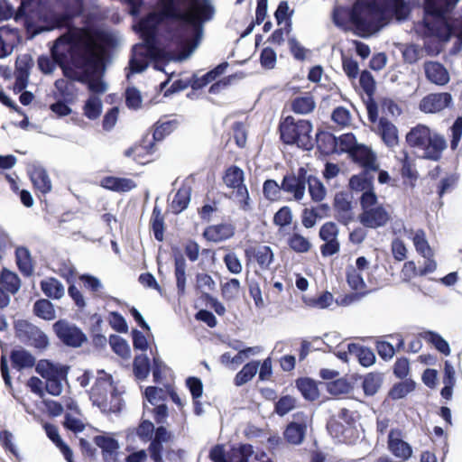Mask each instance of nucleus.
Wrapping results in <instances>:
<instances>
[{
	"label": "nucleus",
	"instance_id": "30",
	"mask_svg": "<svg viewBox=\"0 0 462 462\" xmlns=\"http://www.w3.org/2000/svg\"><path fill=\"white\" fill-rule=\"evenodd\" d=\"M247 258H255L257 263L262 269H267L273 262L274 254L269 245H260L257 248L250 246L245 250Z\"/></svg>",
	"mask_w": 462,
	"mask_h": 462
},
{
	"label": "nucleus",
	"instance_id": "18",
	"mask_svg": "<svg viewBox=\"0 0 462 462\" xmlns=\"http://www.w3.org/2000/svg\"><path fill=\"white\" fill-rule=\"evenodd\" d=\"M388 449L396 457L408 460L412 456L411 446L402 439L399 429H392L388 434Z\"/></svg>",
	"mask_w": 462,
	"mask_h": 462
},
{
	"label": "nucleus",
	"instance_id": "21",
	"mask_svg": "<svg viewBox=\"0 0 462 462\" xmlns=\"http://www.w3.org/2000/svg\"><path fill=\"white\" fill-rule=\"evenodd\" d=\"M12 367L19 372L35 365V356L22 346H15L10 353Z\"/></svg>",
	"mask_w": 462,
	"mask_h": 462
},
{
	"label": "nucleus",
	"instance_id": "19",
	"mask_svg": "<svg viewBox=\"0 0 462 462\" xmlns=\"http://www.w3.org/2000/svg\"><path fill=\"white\" fill-rule=\"evenodd\" d=\"M49 48L51 56L42 53L38 56L36 63L37 69L43 75H51L58 67V37L51 41Z\"/></svg>",
	"mask_w": 462,
	"mask_h": 462
},
{
	"label": "nucleus",
	"instance_id": "12",
	"mask_svg": "<svg viewBox=\"0 0 462 462\" xmlns=\"http://www.w3.org/2000/svg\"><path fill=\"white\" fill-rule=\"evenodd\" d=\"M88 340L87 335L75 324L60 319V342L63 345L78 348Z\"/></svg>",
	"mask_w": 462,
	"mask_h": 462
},
{
	"label": "nucleus",
	"instance_id": "58",
	"mask_svg": "<svg viewBox=\"0 0 462 462\" xmlns=\"http://www.w3.org/2000/svg\"><path fill=\"white\" fill-rule=\"evenodd\" d=\"M0 39L12 44L13 48H16L23 41L19 29L9 23L0 26Z\"/></svg>",
	"mask_w": 462,
	"mask_h": 462
},
{
	"label": "nucleus",
	"instance_id": "61",
	"mask_svg": "<svg viewBox=\"0 0 462 462\" xmlns=\"http://www.w3.org/2000/svg\"><path fill=\"white\" fill-rule=\"evenodd\" d=\"M337 138L338 146H337V152H336V154H349L350 152H352L354 148L359 143L355 134L351 132L343 134L338 137L337 136Z\"/></svg>",
	"mask_w": 462,
	"mask_h": 462
},
{
	"label": "nucleus",
	"instance_id": "44",
	"mask_svg": "<svg viewBox=\"0 0 462 462\" xmlns=\"http://www.w3.org/2000/svg\"><path fill=\"white\" fill-rule=\"evenodd\" d=\"M150 229L153 234L154 239L158 242L164 240L165 222L164 217L162 215L161 208L154 205L150 218Z\"/></svg>",
	"mask_w": 462,
	"mask_h": 462
},
{
	"label": "nucleus",
	"instance_id": "24",
	"mask_svg": "<svg viewBox=\"0 0 462 462\" xmlns=\"http://www.w3.org/2000/svg\"><path fill=\"white\" fill-rule=\"evenodd\" d=\"M430 137V129L425 125L419 124L411 127L406 134L405 139L409 146L424 149Z\"/></svg>",
	"mask_w": 462,
	"mask_h": 462
},
{
	"label": "nucleus",
	"instance_id": "40",
	"mask_svg": "<svg viewBox=\"0 0 462 462\" xmlns=\"http://www.w3.org/2000/svg\"><path fill=\"white\" fill-rule=\"evenodd\" d=\"M34 316L46 320H53L56 318V310L53 303L49 299L40 298L36 300L32 306Z\"/></svg>",
	"mask_w": 462,
	"mask_h": 462
},
{
	"label": "nucleus",
	"instance_id": "28",
	"mask_svg": "<svg viewBox=\"0 0 462 462\" xmlns=\"http://www.w3.org/2000/svg\"><path fill=\"white\" fill-rule=\"evenodd\" d=\"M349 20L356 25L357 30L361 31V32L356 34L362 38H366L369 34L377 32L382 29V26H379L377 23L370 21L363 14L356 11L351 13Z\"/></svg>",
	"mask_w": 462,
	"mask_h": 462
},
{
	"label": "nucleus",
	"instance_id": "22",
	"mask_svg": "<svg viewBox=\"0 0 462 462\" xmlns=\"http://www.w3.org/2000/svg\"><path fill=\"white\" fill-rule=\"evenodd\" d=\"M15 263L21 274L31 277L34 273V262L31 251L25 245H18L14 250Z\"/></svg>",
	"mask_w": 462,
	"mask_h": 462
},
{
	"label": "nucleus",
	"instance_id": "51",
	"mask_svg": "<svg viewBox=\"0 0 462 462\" xmlns=\"http://www.w3.org/2000/svg\"><path fill=\"white\" fill-rule=\"evenodd\" d=\"M109 345L112 351L123 359L131 356V349L128 342L122 337L112 334L109 337Z\"/></svg>",
	"mask_w": 462,
	"mask_h": 462
},
{
	"label": "nucleus",
	"instance_id": "8",
	"mask_svg": "<svg viewBox=\"0 0 462 462\" xmlns=\"http://www.w3.org/2000/svg\"><path fill=\"white\" fill-rule=\"evenodd\" d=\"M358 428L360 427L345 426L334 415L329 417L326 424V429L333 439H337L338 442L350 446L356 445L360 438Z\"/></svg>",
	"mask_w": 462,
	"mask_h": 462
},
{
	"label": "nucleus",
	"instance_id": "64",
	"mask_svg": "<svg viewBox=\"0 0 462 462\" xmlns=\"http://www.w3.org/2000/svg\"><path fill=\"white\" fill-rule=\"evenodd\" d=\"M148 66L149 64L145 62L142 57H137L135 54L132 53L129 58L128 67L125 69L126 78L129 79L131 76L134 74L144 72Z\"/></svg>",
	"mask_w": 462,
	"mask_h": 462
},
{
	"label": "nucleus",
	"instance_id": "48",
	"mask_svg": "<svg viewBox=\"0 0 462 462\" xmlns=\"http://www.w3.org/2000/svg\"><path fill=\"white\" fill-rule=\"evenodd\" d=\"M291 106V110L295 114L307 115L314 110L316 103L314 97L311 95L308 94L307 96L295 97L292 100Z\"/></svg>",
	"mask_w": 462,
	"mask_h": 462
},
{
	"label": "nucleus",
	"instance_id": "43",
	"mask_svg": "<svg viewBox=\"0 0 462 462\" xmlns=\"http://www.w3.org/2000/svg\"><path fill=\"white\" fill-rule=\"evenodd\" d=\"M260 366L259 360H251L246 363L240 371L236 373L234 378V384L237 387L242 386L251 381L258 372Z\"/></svg>",
	"mask_w": 462,
	"mask_h": 462
},
{
	"label": "nucleus",
	"instance_id": "50",
	"mask_svg": "<svg viewBox=\"0 0 462 462\" xmlns=\"http://www.w3.org/2000/svg\"><path fill=\"white\" fill-rule=\"evenodd\" d=\"M245 180L244 171L237 165L228 167L223 176L224 183L230 189H236Z\"/></svg>",
	"mask_w": 462,
	"mask_h": 462
},
{
	"label": "nucleus",
	"instance_id": "52",
	"mask_svg": "<svg viewBox=\"0 0 462 462\" xmlns=\"http://www.w3.org/2000/svg\"><path fill=\"white\" fill-rule=\"evenodd\" d=\"M348 6H337L334 8L331 15L334 25L345 32L348 31L347 23L350 22L349 18L351 13H354Z\"/></svg>",
	"mask_w": 462,
	"mask_h": 462
},
{
	"label": "nucleus",
	"instance_id": "26",
	"mask_svg": "<svg viewBox=\"0 0 462 462\" xmlns=\"http://www.w3.org/2000/svg\"><path fill=\"white\" fill-rule=\"evenodd\" d=\"M348 157L353 162L357 164L365 170L369 164H378L376 162V154L367 145L364 143H358L352 152L348 154Z\"/></svg>",
	"mask_w": 462,
	"mask_h": 462
},
{
	"label": "nucleus",
	"instance_id": "59",
	"mask_svg": "<svg viewBox=\"0 0 462 462\" xmlns=\"http://www.w3.org/2000/svg\"><path fill=\"white\" fill-rule=\"evenodd\" d=\"M35 371L43 379L49 380L51 376L58 375V362L50 359H41L35 366Z\"/></svg>",
	"mask_w": 462,
	"mask_h": 462
},
{
	"label": "nucleus",
	"instance_id": "54",
	"mask_svg": "<svg viewBox=\"0 0 462 462\" xmlns=\"http://www.w3.org/2000/svg\"><path fill=\"white\" fill-rule=\"evenodd\" d=\"M297 406V400L295 397L286 394L282 395L274 402L273 411L280 417H283L290 411L294 410Z\"/></svg>",
	"mask_w": 462,
	"mask_h": 462
},
{
	"label": "nucleus",
	"instance_id": "25",
	"mask_svg": "<svg viewBox=\"0 0 462 462\" xmlns=\"http://www.w3.org/2000/svg\"><path fill=\"white\" fill-rule=\"evenodd\" d=\"M229 63L226 60L220 62L213 69L207 71L201 77H198L196 74L191 76L193 81V90H199L215 81L217 78L223 75L226 69L228 68Z\"/></svg>",
	"mask_w": 462,
	"mask_h": 462
},
{
	"label": "nucleus",
	"instance_id": "29",
	"mask_svg": "<svg viewBox=\"0 0 462 462\" xmlns=\"http://www.w3.org/2000/svg\"><path fill=\"white\" fill-rule=\"evenodd\" d=\"M295 387L304 400L314 402L319 397V390L317 382L309 376H301L295 380Z\"/></svg>",
	"mask_w": 462,
	"mask_h": 462
},
{
	"label": "nucleus",
	"instance_id": "27",
	"mask_svg": "<svg viewBox=\"0 0 462 462\" xmlns=\"http://www.w3.org/2000/svg\"><path fill=\"white\" fill-rule=\"evenodd\" d=\"M100 186L115 192H128L136 187V183L128 178L106 176L100 180Z\"/></svg>",
	"mask_w": 462,
	"mask_h": 462
},
{
	"label": "nucleus",
	"instance_id": "49",
	"mask_svg": "<svg viewBox=\"0 0 462 462\" xmlns=\"http://www.w3.org/2000/svg\"><path fill=\"white\" fill-rule=\"evenodd\" d=\"M103 110L102 100L99 97L89 95L83 106V114L89 120L97 119Z\"/></svg>",
	"mask_w": 462,
	"mask_h": 462
},
{
	"label": "nucleus",
	"instance_id": "55",
	"mask_svg": "<svg viewBox=\"0 0 462 462\" xmlns=\"http://www.w3.org/2000/svg\"><path fill=\"white\" fill-rule=\"evenodd\" d=\"M308 191L314 202H321L327 194L326 188L322 181L316 176L310 174L308 183Z\"/></svg>",
	"mask_w": 462,
	"mask_h": 462
},
{
	"label": "nucleus",
	"instance_id": "34",
	"mask_svg": "<svg viewBox=\"0 0 462 462\" xmlns=\"http://www.w3.org/2000/svg\"><path fill=\"white\" fill-rule=\"evenodd\" d=\"M447 148L446 139L435 134L433 137H430L427 146L423 149V159L438 162L441 158L442 152Z\"/></svg>",
	"mask_w": 462,
	"mask_h": 462
},
{
	"label": "nucleus",
	"instance_id": "9",
	"mask_svg": "<svg viewBox=\"0 0 462 462\" xmlns=\"http://www.w3.org/2000/svg\"><path fill=\"white\" fill-rule=\"evenodd\" d=\"M391 216L383 204L362 210L357 221L365 228L377 229L383 227L390 221Z\"/></svg>",
	"mask_w": 462,
	"mask_h": 462
},
{
	"label": "nucleus",
	"instance_id": "42",
	"mask_svg": "<svg viewBox=\"0 0 462 462\" xmlns=\"http://www.w3.org/2000/svg\"><path fill=\"white\" fill-rule=\"evenodd\" d=\"M0 281L4 289L12 295H15L21 289L22 281L19 275L6 267L0 271Z\"/></svg>",
	"mask_w": 462,
	"mask_h": 462
},
{
	"label": "nucleus",
	"instance_id": "60",
	"mask_svg": "<svg viewBox=\"0 0 462 462\" xmlns=\"http://www.w3.org/2000/svg\"><path fill=\"white\" fill-rule=\"evenodd\" d=\"M169 369L168 365L161 358L158 350L156 355H153V358L151 359V372L152 374V381L159 384L162 383L165 378L164 371Z\"/></svg>",
	"mask_w": 462,
	"mask_h": 462
},
{
	"label": "nucleus",
	"instance_id": "15",
	"mask_svg": "<svg viewBox=\"0 0 462 462\" xmlns=\"http://www.w3.org/2000/svg\"><path fill=\"white\" fill-rule=\"evenodd\" d=\"M379 171V164H369L357 174H353L348 180V188L352 192H364L374 186V177L372 172Z\"/></svg>",
	"mask_w": 462,
	"mask_h": 462
},
{
	"label": "nucleus",
	"instance_id": "62",
	"mask_svg": "<svg viewBox=\"0 0 462 462\" xmlns=\"http://www.w3.org/2000/svg\"><path fill=\"white\" fill-rule=\"evenodd\" d=\"M141 91L134 86L127 87L125 91V103L128 109L138 110L142 106Z\"/></svg>",
	"mask_w": 462,
	"mask_h": 462
},
{
	"label": "nucleus",
	"instance_id": "47",
	"mask_svg": "<svg viewBox=\"0 0 462 462\" xmlns=\"http://www.w3.org/2000/svg\"><path fill=\"white\" fill-rule=\"evenodd\" d=\"M190 197L191 188L189 186L182 185L177 190L172 200V208L175 214L181 213L189 207Z\"/></svg>",
	"mask_w": 462,
	"mask_h": 462
},
{
	"label": "nucleus",
	"instance_id": "63",
	"mask_svg": "<svg viewBox=\"0 0 462 462\" xmlns=\"http://www.w3.org/2000/svg\"><path fill=\"white\" fill-rule=\"evenodd\" d=\"M359 84L368 98L374 97L376 91V81L369 70L364 69L360 72Z\"/></svg>",
	"mask_w": 462,
	"mask_h": 462
},
{
	"label": "nucleus",
	"instance_id": "2",
	"mask_svg": "<svg viewBox=\"0 0 462 462\" xmlns=\"http://www.w3.org/2000/svg\"><path fill=\"white\" fill-rule=\"evenodd\" d=\"M214 15L215 7L211 0H171L163 11V16L180 24L166 29L163 37L170 43L180 44L196 33L198 45L203 35L204 24Z\"/></svg>",
	"mask_w": 462,
	"mask_h": 462
},
{
	"label": "nucleus",
	"instance_id": "7",
	"mask_svg": "<svg viewBox=\"0 0 462 462\" xmlns=\"http://www.w3.org/2000/svg\"><path fill=\"white\" fill-rule=\"evenodd\" d=\"M77 270L69 260L60 261V276L64 278L68 283V295L73 300L79 310H82L86 308L87 302L82 292L76 285Z\"/></svg>",
	"mask_w": 462,
	"mask_h": 462
},
{
	"label": "nucleus",
	"instance_id": "17",
	"mask_svg": "<svg viewBox=\"0 0 462 462\" xmlns=\"http://www.w3.org/2000/svg\"><path fill=\"white\" fill-rule=\"evenodd\" d=\"M171 253L174 260L177 294L182 297L186 293V260L180 247L177 245H171Z\"/></svg>",
	"mask_w": 462,
	"mask_h": 462
},
{
	"label": "nucleus",
	"instance_id": "32",
	"mask_svg": "<svg viewBox=\"0 0 462 462\" xmlns=\"http://www.w3.org/2000/svg\"><path fill=\"white\" fill-rule=\"evenodd\" d=\"M378 134L388 147H393L398 143V129L386 117H380L378 120Z\"/></svg>",
	"mask_w": 462,
	"mask_h": 462
},
{
	"label": "nucleus",
	"instance_id": "31",
	"mask_svg": "<svg viewBox=\"0 0 462 462\" xmlns=\"http://www.w3.org/2000/svg\"><path fill=\"white\" fill-rule=\"evenodd\" d=\"M315 142L318 150L323 154L330 155L337 152V138L334 134L330 132L319 129L316 133Z\"/></svg>",
	"mask_w": 462,
	"mask_h": 462
},
{
	"label": "nucleus",
	"instance_id": "20",
	"mask_svg": "<svg viewBox=\"0 0 462 462\" xmlns=\"http://www.w3.org/2000/svg\"><path fill=\"white\" fill-rule=\"evenodd\" d=\"M426 79L438 86H445L448 83L450 77L445 66L439 61H426L423 65Z\"/></svg>",
	"mask_w": 462,
	"mask_h": 462
},
{
	"label": "nucleus",
	"instance_id": "39",
	"mask_svg": "<svg viewBox=\"0 0 462 462\" xmlns=\"http://www.w3.org/2000/svg\"><path fill=\"white\" fill-rule=\"evenodd\" d=\"M151 373V359L145 353L138 354L133 361V374L137 381H144Z\"/></svg>",
	"mask_w": 462,
	"mask_h": 462
},
{
	"label": "nucleus",
	"instance_id": "45",
	"mask_svg": "<svg viewBox=\"0 0 462 462\" xmlns=\"http://www.w3.org/2000/svg\"><path fill=\"white\" fill-rule=\"evenodd\" d=\"M34 66V60L30 53L20 54L16 57L14 63V76L23 77L30 79L32 69Z\"/></svg>",
	"mask_w": 462,
	"mask_h": 462
},
{
	"label": "nucleus",
	"instance_id": "38",
	"mask_svg": "<svg viewBox=\"0 0 462 462\" xmlns=\"http://www.w3.org/2000/svg\"><path fill=\"white\" fill-rule=\"evenodd\" d=\"M383 382V374L380 372H370L363 377L361 387L367 397L375 395Z\"/></svg>",
	"mask_w": 462,
	"mask_h": 462
},
{
	"label": "nucleus",
	"instance_id": "46",
	"mask_svg": "<svg viewBox=\"0 0 462 462\" xmlns=\"http://www.w3.org/2000/svg\"><path fill=\"white\" fill-rule=\"evenodd\" d=\"M423 338L430 345H432L437 351L448 356L451 353L448 342L438 332L433 330H427L422 335Z\"/></svg>",
	"mask_w": 462,
	"mask_h": 462
},
{
	"label": "nucleus",
	"instance_id": "5",
	"mask_svg": "<svg viewBox=\"0 0 462 462\" xmlns=\"http://www.w3.org/2000/svg\"><path fill=\"white\" fill-rule=\"evenodd\" d=\"M450 13L452 11H448L444 5L439 6L435 3L429 4L423 9V17L419 24L431 30L443 42H448L454 31V25L448 19Z\"/></svg>",
	"mask_w": 462,
	"mask_h": 462
},
{
	"label": "nucleus",
	"instance_id": "16",
	"mask_svg": "<svg viewBox=\"0 0 462 462\" xmlns=\"http://www.w3.org/2000/svg\"><path fill=\"white\" fill-rule=\"evenodd\" d=\"M27 174L36 191L45 196L51 192L52 185L46 169L39 162H33L27 167Z\"/></svg>",
	"mask_w": 462,
	"mask_h": 462
},
{
	"label": "nucleus",
	"instance_id": "37",
	"mask_svg": "<svg viewBox=\"0 0 462 462\" xmlns=\"http://www.w3.org/2000/svg\"><path fill=\"white\" fill-rule=\"evenodd\" d=\"M254 455V447L249 443L233 444L228 449L229 462H249Z\"/></svg>",
	"mask_w": 462,
	"mask_h": 462
},
{
	"label": "nucleus",
	"instance_id": "53",
	"mask_svg": "<svg viewBox=\"0 0 462 462\" xmlns=\"http://www.w3.org/2000/svg\"><path fill=\"white\" fill-rule=\"evenodd\" d=\"M327 392L334 396L349 393L353 385L345 377L336 378L325 383Z\"/></svg>",
	"mask_w": 462,
	"mask_h": 462
},
{
	"label": "nucleus",
	"instance_id": "3",
	"mask_svg": "<svg viewBox=\"0 0 462 462\" xmlns=\"http://www.w3.org/2000/svg\"><path fill=\"white\" fill-rule=\"evenodd\" d=\"M22 18L28 27L42 23L30 40L41 32L58 30V0H21L15 20Z\"/></svg>",
	"mask_w": 462,
	"mask_h": 462
},
{
	"label": "nucleus",
	"instance_id": "36",
	"mask_svg": "<svg viewBox=\"0 0 462 462\" xmlns=\"http://www.w3.org/2000/svg\"><path fill=\"white\" fill-rule=\"evenodd\" d=\"M416 385L417 383L412 378L401 380L393 384L387 393V398L393 401L403 399L416 389Z\"/></svg>",
	"mask_w": 462,
	"mask_h": 462
},
{
	"label": "nucleus",
	"instance_id": "41",
	"mask_svg": "<svg viewBox=\"0 0 462 462\" xmlns=\"http://www.w3.org/2000/svg\"><path fill=\"white\" fill-rule=\"evenodd\" d=\"M281 183L282 190L291 193L296 200H300L304 197V183L297 180L294 173L285 174Z\"/></svg>",
	"mask_w": 462,
	"mask_h": 462
},
{
	"label": "nucleus",
	"instance_id": "4",
	"mask_svg": "<svg viewBox=\"0 0 462 462\" xmlns=\"http://www.w3.org/2000/svg\"><path fill=\"white\" fill-rule=\"evenodd\" d=\"M312 124L310 120L300 119L295 121L293 116H286L279 124L280 140L286 145H296L303 151H311L314 142L310 135Z\"/></svg>",
	"mask_w": 462,
	"mask_h": 462
},
{
	"label": "nucleus",
	"instance_id": "35",
	"mask_svg": "<svg viewBox=\"0 0 462 462\" xmlns=\"http://www.w3.org/2000/svg\"><path fill=\"white\" fill-rule=\"evenodd\" d=\"M306 430V422L291 421L286 426L283 436L288 443L300 445L304 440Z\"/></svg>",
	"mask_w": 462,
	"mask_h": 462
},
{
	"label": "nucleus",
	"instance_id": "23",
	"mask_svg": "<svg viewBox=\"0 0 462 462\" xmlns=\"http://www.w3.org/2000/svg\"><path fill=\"white\" fill-rule=\"evenodd\" d=\"M235 226L231 224L212 225L203 231V237L209 242H222L235 236Z\"/></svg>",
	"mask_w": 462,
	"mask_h": 462
},
{
	"label": "nucleus",
	"instance_id": "33",
	"mask_svg": "<svg viewBox=\"0 0 462 462\" xmlns=\"http://www.w3.org/2000/svg\"><path fill=\"white\" fill-rule=\"evenodd\" d=\"M347 348L348 353L350 355H355L358 363L363 367H370L376 361L375 354L369 346L352 342L347 344Z\"/></svg>",
	"mask_w": 462,
	"mask_h": 462
},
{
	"label": "nucleus",
	"instance_id": "14",
	"mask_svg": "<svg viewBox=\"0 0 462 462\" xmlns=\"http://www.w3.org/2000/svg\"><path fill=\"white\" fill-rule=\"evenodd\" d=\"M93 442L101 449L105 462L118 461V450L120 448V445L113 433L103 432L100 435H96L93 438Z\"/></svg>",
	"mask_w": 462,
	"mask_h": 462
},
{
	"label": "nucleus",
	"instance_id": "56",
	"mask_svg": "<svg viewBox=\"0 0 462 462\" xmlns=\"http://www.w3.org/2000/svg\"><path fill=\"white\" fill-rule=\"evenodd\" d=\"M346 281L353 291L366 287L361 272L357 271L352 264H348L346 268Z\"/></svg>",
	"mask_w": 462,
	"mask_h": 462
},
{
	"label": "nucleus",
	"instance_id": "11",
	"mask_svg": "<svg viewBox=\"0 0 462 462\" xmlns=\"http://www.w3.org/2000/svg\"><path fill=\"white\" fill-rule=\"evenodd\" d=\"M99 374H104V377L97 379L95 385L91 389L90 400L94 406L99 408L102 413L107 414V400L106 398L107 387H112L114 384L113 376L106 374L104 370L98 371Z\"/></svg>",
	"mask_w": 462,
	"mask_h": 462
},
{
	"label": "nucleus",
	"instance_id": "10",
	"mask_svg": "<svg viewBox=\"0 0 462 462\" xmlns=\"http://www.w3.org/2000/svg\"><path fill=\"white\" fill-rule=\"evenodd\" d=\"M179 125V122L175 119L162 121L158 120L152 125V136L148 140L149 134H146L143 138L146 152H153V148L156 142H162L166 136L170 135Z\"/></svg>",
	"mask_w": 462,
	"mask_h": 462
},
{
	"label": "nucleus",
	"instance_id": "1",
	"mask_svg": "<svg viewBox=\"0 0 462 462\" xmlns=\"http://www.w3.org/2000/svg\"><path fill=\"white\" fill-rule=\"evenodd\" d=\"M60 69L63 76L71 82L86 85L90 95L98 97L108 88L101 79L98 83L89 81L97 66L90 44L76 30H69L60 34Z\"/></svg>",
	"mask_w": 462,
	"mask_h": 462
},
{
	"label": "nucleus",
	"instance_id": "6",
	"mask_svg": "<svg viewBox=\"0 0 462 462\" xmlns=\"http://www.w3.org/2000/svg\"><path fill=\"white\" fill-rule=\"evenodd\" d=\"M14 330L15 337L27 346L43 351L50 345L48 336L27 319H15L14 321Z\"/></svg>",
	"mask_w": 462,
	"mask_h": 462
},
{
	"label": "nucleus",
	"instance_id": "13",
	"mask_svg": "<svg viewBox=\"0 0 462 462\" xmlns=\"http://www.w3.org/2000/svg\"><path fill=\"white\" fill-rule=\"evenodd\" d=\"M453 104L452 95L448 92L431 93L425 96L419 104L420 111L435 114L450 107Z\"/></svg>",
	"mask_w": 462,
	"mask_h": 462
},
{
	"label": "nucleus",
	"instance_id": "57",
	"mask_svg": "<svg viewBox=\"0 0 462 462\" xmlns=\"http://www.w3.org/2000/svg\"><path fill=\"white\" fill-rule=\"evenodd\" d=\"M287 243L289 247L298 254L307 253L311 248L309 239L297 232L289 236Z\"/></svg>",
	"mask_w": 462,
	"mask_h": 462
}]
</instances>
